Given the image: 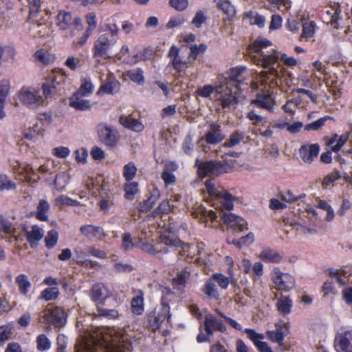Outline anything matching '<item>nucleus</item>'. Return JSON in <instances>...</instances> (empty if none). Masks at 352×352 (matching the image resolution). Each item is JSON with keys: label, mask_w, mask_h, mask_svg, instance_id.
I'll list each match as a JSON object with an SVG mask.
<instances>
[{"label": "nucleus", "mask_w": 352, "mask_h": 352, "mask_svg": "<svg viewBox=\"0 0 352 352\" xmlns=\"http://www.w3.org/2000/svg\"><path fill=\"white\" fill-rule=\"evenodd\" d=\"M197 212L199 216L200 220L203 223H205L206 226L217 227L220 224V221H221L228 228L234 232H239L244 230H248L246 221L242 217L232 213L221 212L220 219H219V217L214 211L208 210L204 207L199 208Z\"/></svg>", "instance_id": "1"}, {"label": "nucleus", "mask_w": 352, "mask_h": 352, "mask_svg": "<svg viewBox=\"0 0 352 352\" xmlns=\"http://www.w3.org/2000/svg\"><path fill=\"white\" fill-rule=\"evenodd\" d=\"M195 166L197 168V174L199 178L217 177L223 173L231 172L233 166L226 161L205 160L197 159Z\"/></svg>", "instance_id": "2"}, {"label": "nucleus", "mask_w": 352, "mask_h": 352, "mask_svg": "<svg viewBox=\"0 0 352 352\" xmlns=\"http://www.w3.org/2000/svg\"><path fill=\"white\" fill-rule=\"evenodd\" d=\"M177 226L175 223H168L164 227V232L160 235L161 241L166 245L181 248L178 252V259L190 262L192 257L189 256L186 253L188 252L190 245L184 243L176 236Z\"/></svg>", "instance_id": "3"}, {"label": "nucleus", "mask_w": 352, "mask_h": 352, "mask_svg": "<svg viewBox=\"0 0 352 352\" xmlns=\"http://www.w3.org/2000/svg\"><path fill=\"white\" fill-rule=\"evenodd\" d=\"M68 80L67 75L62 69H53L42 85L43 93L45 98H50L57 91L63 90L64 85Z\"/></svg>", "instance_id": "4"}, {"label": "nucleus", "mask_w": 352, "mask_h": 352, "mask_svg": "<svg viewBox=\"0 0 352 352\" xmlns=\"http://www.w3.org/2000/svg\"><path fill=\"white\" fill-rule=\"evenodd\" d=\"M241 91L232 90V87L226 85L217 86V93L214 95V100L217 104L220 105L223 109H230L239 102L237 95Z\"/></svg>", "instance_id": "5"}, {"label": "nucleus", "mask_w": 352, "mask_h": 352, "mask_svg": "<svg viewBox=\"0 0 352 352\" xmlns=\"http://www.w3.org/2000/svg\"><path fill=\"white\" fill-rule=\"evenodd\" d=\"M41 322L61 328L66 322V314L63 309L58 306H47L41 313Z\"/></svg>", "instance_id": "6"}, {"label": "nucleus", "mask_w": 352, "mask_h": 352, "mask_svg": "<svg viewBox=\"0 0 352 352\" xmlns=\"http://www.w3.org/2000/svg\"><path fill=\"white\" fill-rule=\"evenodd\" d=\"M104 341L108 352H125L131 346L126 336L115 329L110 330L109 335L104 337Z\"/></svg>", "instance_id": "7"}, {"label": "nucleus", "mask_w": 352, "mask_h": 352, "mask_svg": "<svg viewBox=\"0 0 352 352\" xmlns=\"http://www.w3.org/2000/svg\"><path fill=\"white\" fill-rule=\"evenodd\" d=\"M96 131L100 142L104 146L109 148L117 146L120 136L116 128L108 126L104 122H100L96 126Z\"/></svg>", "instance_id": "8"}, {"label": "nucleus", "mask_w": 352, "mask_h": 352, "mask_svg": "<svg viewBox=\"0 0 352 352\" xmlns=\"http://www.w3.org/2000/svg\"><path fill=\"white\" fill-rule=\"evenodd\" d=\"M117 38H111L109 34L105 33L98 36L95 41L92 52L93 57L99 63V58L107 59L110 57L109 51L114 45Z\"/></svg>", "instance_id": "9"}, {"label": "nucleus", "mask_w": 352, "mask_h": 352, "mask_svg": "<svg viewBox=\"0 0 352 352\" xmlns=\"http://www.w3.org/2000/svg\"><path fill=\"white\" fill-rule=\"evenodd\" d=\"M271 278L278 291L288 292L295 286L294 277L288 273L282 272L279 267L274 268Z\"/></svg>", "instance_id": "10"}, {"label": "nucleus", "mask_w": 352, "mask_h": 352, "mask_svg": "<svg viewBox=\"0 0 352 352\" xmlns=\"http://www.w3.org/2000/svg\"><path fill=\"white\" fill-rule=\"evenodd\" d=\"M205 186L208 192L210 195H214L220 200V203L223 209L230 211L233 208V202L235 201L236 197L230 194L228 190L224 189H217L214 182L211 179H208L206 182Z\"/></svg>", "instance_id": "11"}, {"label": "nucleus", "mask_w": 352, "mask_h": 352, "mask_svg": "<svg viewBox=\"0 0 352 352\" xmlns=\"http://www.w3.org/2000/svg\"><path fill=\"white\" fill-rule=\"evenodd\" d=\"M18 98L22 104L32 109L37 108L43 102L39 90L26 86L21 88L18 93Z\"/></svg>", "instance_id": "12"}, {"label": "nucleus", "mask_w": 352, "mask_h": 352, "mask_svg": "<svg viewBox=\"0 0 352 352\" xmlns=\"http://www.w3.org/2000/svg\"><path fill=\"white\" fill-rule=\"evenodd\" d=\"M245 67H236L229 69L226 85L231 87L238 91H241L243 85H248L244 76Z\"/></svg>", "instance_id": "13"}, {"label": "nucleus", "mask_w": 352, "mask_h": 352, "mask_svg": "<svg viewBox=\"0 0 352 352\" xmlns=\"http://www.w3.org/2000/svg\"><path fill=\"white\" fill-rule=\"evenodd\" d=\"M56 26L61 30H66L75 25L77 28L82 29V21L79 17L73 19L69 12L60 10L56 16Z\"/></svg>", "instance_id": "14"}, {"label": "nucleus", "mask_w": 352, "mask_h": 352, "mask_svg": "<svg viewBox=\"0 0 352 352\" xmlns=\"http://www.w3.org/2000/svg\"><path fill=\"white\" fill-rule=\"evenodd\" d=\"M171 314H166L162 310L155 308L147 314L148 327L153 332L158 330L162 323L167 318L169 319Z\"/></svg>", "instance_id": "15"}, {"label": "nucleus", "mask_w": 352, "mask_h": 352, "mask_svg": "<svg viewBox=\"0 0 352 352\" xmlns=\"http://www.w3.org/2000/svg\"><path fill=\"white\" fill-rule=\"evenodd\" d=\"M109 289L102 283L94 284L91 288L89 297L98 305H104L106 298L109 296Z\"/></svg>", "instance_id": "16"}, {"label": "nucleus", "mask_w": 352, "mask_h": 352, "mask_svg": "<svg viewBox=\"0 0 352 352\" xmlns=\"http://www.w3.org/2000/svg\"><path fill=\"white\" fill-rule=\"evenodd\" d=\"M210 130L206 132L203 139L208 144H217L222 142L226 135L223 133L221 126L215 122L209 124Z\"/></svg>", "instance_id": "17"}, {"label": "nucleus", "mask_w": 352, "mask_h": 352, "mask_svg": "<svg viewBox=\"0 0 352 352\" xmlns=\"http://www.w3.org/2000/svg\"><path fill=\"white\" fill-rule=\"evenodd\" d=\"M80 233L89 241H102L106 234L100 226H96L91 224L82 226L80 228Z\"/></svg>", "instance_id": "18"}, {"label": "nucleus", "mask_w": 352, "mask_h": 352, "mask_svg": "<svg viewBox=\"0 0 352 352\" xmlns=\"http://www.w3.org/2000/svg\"><path fill=\"white\" fill-rule=\"evenodd\" d=\"M179 49L175 46L172 45L168 51V57L170 58V64L177 73L181 74L184 72L188 67V63L182 60L179 56Z\"/></svg>", "instance_id": "19"}, {"label": "nucleus", "mask_w": 352, "mask_h": 352, "mask_svg": "<svg viewBox=\"0 0 352 352\" xmlns=\"http://www.w3.org/2000/svg\"><path fill=\"white\" fill-rule=\"evenodd\" d=\"M320 149V145L317 143L303 144L299 148V155L305 163L310 164L318 157Z\"/></svg>", "instance_id": "20"}, {"label": "nucleus", "mask_w": 352, "mask_h": 352, "mask_svg": "<svg viewBox=\"0 0 352 352\" xmlns=\"http://www.w3.org/2000/svg\"><path fill=\"white\" fill-rule=\"evenodd\" d=\"M248 338H249L257 348L259 352H273L271 347L265 342L261 341L264 339L263 333H257L254 329L246 328L244 330Z\"/></svg>", "instance_id": "21"}, {"label": "nucleus", "mask_w": 352, "mask_h": 352, "mask_svg": "<svg viewBox=\"0 0 352 352\" xmlns=\"http://www.w3.org/2000/svg\"><path fill=\"white\" fill-rule=\"evenodd\" d=\"M335 342L342 352H352V329L338 334Z\"/></svg>", "instance_id": "22"}, {"label": "nucleus", "mask_w": 352, "mask_h": 352, "mask_svg": "<svg viewBox=\"0 0 352 352\" xmlns=\"http://www.w3.org/2000/svg\"><path fill=\"white\" fill-rule=\"evenodd\" d=\"M276 330L267 331L266 332L267 338L272 342L282 345L286 336L283 329L287 331V325L283 320H280L276 324Z\"/></svg>", "instance_id": "23"}, {"label": "nucleus", "mask_w": 352, "mask_h": 352, "mask_svg": "<svg viewBox=\"0 0 352 352\" xmlns=\"http://www.w3.org/2000/svg\"><path fill=\"white\" fill-rule=\"evenodd\" d=\"M160 190L157 188H153L150 192L149 197L146 199L139 203V211L144 213L148 212L160 198Z\"/></svg>", "instance_id": "24"}, {"label": "nucleus", "mask_w": 352, "mask_h": 352, "mask_svg": "<svg viewBox=\"0 0 352 352\" xmlns=\"http://www.w3.org/2000/svg\"><path fill=\"white\" fill-rule=\"evenodd\" d=\"M251 104L256 107L273 112L274 101L270 94H257L256 98L251 101Z\"/></svg>", "instance_id": "25"}, {"label": "nucleus", "mask_w": 352, "mask_h": 352, "mask_svg": "<svg viewBox=\"0 0 352 352\" xmlns=\"http://www.w3.org/2000/svg\"><path fill=\"white\" fill-rule=\"evenodd\" d=\"M136 294L132 298L131 301V309L133 314L140 316L144 311V292L141 289L134 291Z\"/></svg>", "instance_id": "26"}, {"label": "nucleus", "mask_w": 352, "mask_h": 352, "mask_svg": "<svg viewBox=\"0 0 352 352\" xmlns=\"http://www.w3.org/2000/svg\"><path fill=\"white\" fill-rule=\"evenodd\" d=\"M119 122L124 128L136 132H140L144 129L143 124L138 120L133 118L131 115L121 116L119 118Z\"/></svg>", "instance_id": "27"}, {"label": "nucleus", "mask_w": 352, "mask_h": 352, "mask_svg": "<svg viewBox=\"0 0 352 352\" xmlns=\"http://www.w3.org/2000/svg\"><path fill=\"white\" fill-rule=\"evenodd\" d=\"M31 228V230L29 231L26 227H24L23 230L25 232L27 241L33 248L34 244H36L43 238L44 232L43 229L36 225L32 226Z\"/></svg>", "instance_id": "28"}, {"label": "nucleus", "mask_w": 352, "mask_h": 352, "mask_svg": "<svg viewBox=\"0 0 352 352\" xmlns=\"http://www.w3.org/2000/svg\"><path fill=\"white\" fill-rule=\"evenodd\" d=\"M201 290L209 299L217 300L220 298L218 288L210 277L206 280Z\"/></svg>", "instance_id": "29"}, {"label": "nucleus", "mask_w": 352, "mask_h": 352, "mask_svg": "<svg viewBox=\"0 0 352 352\" xmlns=\"http://www.w3.org/2000/svg\"><path fill=\"white\" fill-rule=\"evenodd\" d=\"M160 300V307H157L166 314H170V303L175 297V293L168 287H164Z\"/></svg>", "instance_id": "30"}, {"label": "nucleus", "mask_w": 352, "mask_h": 352, "mask_svg": "<svg viewBox=\"0 0 352 352\" xmlns=\"http://www.w3.org/2000/svg\"><path fill=\"white\" fill-rule=\"evenodd\" d=\"M259 258L265 263H280L283 261V256L278 252L271 248L263 250L260 253Z\"/></svg>", "instance_id": "31"}, {"label": "nucleus", "mask_w": 352, "mask_h": 352, "mask_svg": "<svg viewBox=\"0 0 352 352\" xmlns=\"http://www.w3.org/2000/svg\"><path fill=\"white\" fill-rule=\"evenodd\" d=\"M302 32L300 36L299 40L307 41L309 38H312L315 34L316 23L313 21H309L305 19H302Z\"/></svg>", "instance_id": "32"}, {"label": "nucleus", "mask_w": 352, "mask_h": 352, "mask_svg": "<svg viewBox=\"0 0 352 352\" xmlns=\"http://www.w3.org/2000/svg\"><path fill=\"white\" fill-rule=\"evenodd\" d=\"M292 305V300L288 296L281 295L276 302L277 310L282 315L289 314L291 312Z\"/></svg>", "instance_id": "33"}, {"label": "nucleus", "mask_w": 352, "mask_h": 352, "mask_svg": "<svg viewBox=\"0 0 352 352\" xmlns=\"http://www.w3.org/2000/svg\"><path fill=\"white\" fill-rule=\"evenodd\" d=\"M78 94L74 95L69 99V106L78 111H87L90 109L91 104L88 100H79Z\"/></svg>", "instance_id": "34"}, {"label": "nucleus", "mask_w": 352, "mask_h": 352, "mask_svg": "<svg viewBox=\"0 0 352 352\" xmlns=\"http://www.w3.org/2000/svg\"><path fill=\"white\" fill-rule=\"evenodd\" d=\"M279 57L276 53H272L269 55L261 54V56L256 60V64L261 65L264 68H269L275 65Z\"/></svg>", "instance_id": "35"}, {"label": "nucleus", "mask_w": 352, "mask_h": 352, "mask_svg": "<svg viewBox=\"0 0 352 352\" xmlns=\"http://www.w3.org/2000/svg\"><path fill=\"white\" fill-rule=\"evenodd\" d=\"M226 241L228 244H233L239 249H241L243 246H248L253 243L254 241V235L252 232H249L248 234L239 238L238 240L227 239Z\"/></svg>", "instance_id": "36"}, {"label": "nucleus", "mask_w": 352, "mask_h": 352, "mask_svg": "<svg viewBox=\"0 0 352 352\" xmlns=\"http://www.w3.org/2000/svg\"><path fill=\"white\" fill-rule=\"evenodd\" d=\"M50 210V204L45 199H41L36 208L35 217L41 221H47L48 220L47 212Z\"/></svg>", "instance_id": "37"}, {"label": "nucleus", "mask_w": 352, "mask_h": 352, "mask_svg": "<svg viewBox=\"0 0 352 352\" xmlns=\"http://www.w3.org/2000/svg\"><path fill=\"white\" fill-rule=\"evenodd\" d=\"M14 330V325L12 322L1 325L0 344H4L6 341L12 339Z\"/></svg>", "instance_id": "38"}, {"label": "nucleus", "mask_w": 352, "mask_h": 352, "mask_svg": "<svg viewBox=\"0 0 352 352\" xmlns=\"http://www.w3.org/2000/svg\"><path fill=\"white\" fill-rule=\"evenodd\" d=\"M15 282L18 286L19 292L23 295H26L31 287V283L28 276L24 274H21L16 277Z\"/></svg>", "instance_id": "39"}, {"label": "nucleus", "mask_w": 352, "mask_h": 352, "mask_svg": "<svg viewBox=\"0 0 352 352\" xmlns=\"http://www.w3.org/2000/svg\"><path fill=\"white\" fill-rule=\"evenodd\" d=\"M190 274L186 270H182L179 272L176 276L173 278V285L177 289L184 287L188 278H190Z\"/></svg>", "instance_id": "40"}, {"label": "nucleus", "mask_w": 352, "mask_h": 352, "mask_svg": "<svg viewBox=\"0 0 352 352\" xmlns=\"http://www.w3.org/2000/svg\"><path fill=\"white\" fill-rule=\"evenodd\" d=\"M124 198L133 200L138 192V183L136 182H126L124 185Z\"/></svg>", "instance_id": "41"}, {"label": "nucleus", "mask_w": 352, "mask_h": 352, "mask_svg": "<svg viewBox=\"0 0 352 352\" xmlns=\"http://www.w3.org/2000/svg\"><path fill=\"white\" fill-rule=\"evenodd\" d=\"M103 305H98L96 307V314L99 316L104 317L109 320H115L118 318V311L115 309H107Z\"/></svg>", "instance_id": "42"}, {"label": "nucleus", "mask_w": 352, "mask_h": 352, "mask_svg": "<svg viewBox=\"0 0 352 352\" xmlns=\"http://www.w3.org/2000/svg\"><path fill=\"white\" fill-rule=\"evenodd\" d=\"M272 45V42L265 38H257L250 46L249 50L253 52H260L263 48Z\"/></svg>", "instance_id": "43"}, {"label": "nucleus", "mask_w": 352, "mask_h": 352, "mask_svg": "<svg viewBox=\"0 0 352 352\" xmlns=\"http://www.w3.org/2000/svg\"><path fill=\"white\" fill-rule=\"evenodd\" d=\"M29 6V17L30 20H35L38 16V14L41 12V7L43 0H26Z\"/></svg>", "instance_id": "44"}, {"label": "nucleus", "mask_w": 352, "mask_h": 352, "mask_svg": "<svg viewBox=\"0 0 352 352\" xmlns=\"http://www.w3.org/2000/svg\"><path fill=\"white\" fill-rule=\"evenodd\" d=\"M170 211V201L168 199H164L158 206L151 212L152 217H157L162 214H167Z\"/></svg>", "instance_id": "45"}, {"label": "nucleus", "mask_w": 352, "mask_h": 352, "mask_svg": "<svg viewBox=\"0 0 352 352\" xmlns=\"http://www.w3.org/2000/svg\"><path fill=\"white\" fill-rule=\"evenodd\" d=\"M59 290L56 287H50L43 289L39 296L40 299L46 301L56 300L59 296Z\"/></svg>", "instance_id": "46"}, {"label": "nucleus", "mask_w": 352, "mask_h": 352, "mask_svg": "<svg viewBox=\"0 0 352 352\" xmlns=\"http://www.w3.org/2000/svg\"><path fill=\"white\" fill-rule=\"evenodd\" d=\"M217 318L212 315L206 316L204 325V330L208 336H212L214 331L216 330L217 324Z\"/></svg>", "instance_id": "47"}, {"label": "nucleus", "mask_w": 352, "mask_h": 352, "mask_svg": "<svg viewBox=\"0 0 352 352\" xmlns=\"http://www.w3.org/2000/svg\"><path fill=\"white\" fill-rule=\"evenodd\" d=\"M19 168L21 169V173L24 175V177L26 179H28L29 181L33 180L34 182H36L40 179L39 177L36 175L35 171L30 164H20Z\"/></svg>", "instance_id": "48"}, {"label": "nucleus", "mask_w": 352, "mask_h": 352, "mask_svg": "<svg viewBox=\"0 0 352 352\" xmlns=\"http://www.w3.org/2000/svg\"><path fill=\"white\" fill-rule=\"evenodd\" d=\"M210 278L215 283H217L219 287L222 289H226L229 284L231 285L230 278L221 273L212 274Z\"/></svg>", "instance_id": "49"}, {"label": "nucleus", "mask_w": 352, "mask_h": 352, "mask_svg": "<svg viewBox=\"0 0 352 352\" xmlns=\"http://www.w3.org/2000/svg\"><path fill=\"white\" fill-rule=\"evenodd\" d=\"M127 76L131 81L138 85H143L144 82V72L141 68L138 67L128 71Z\"/></svg>", "instance_id": "50"}, {"label": "nucleus", "mask_w": 352, "mask_h": 352, "mask_svg": "<svg viewBox=\"0 0 352 352\" xmlns=\"http://www.w3.org/2000/svg\"><path fill=\"white\" fill-rule=\"evenodd\" d=\"M137 167L134 162H130L123 168V177L126 182H131L135 177L137 173Z\"/></svg>", "instance_id": "51"}, {"label": "nucleus", "mask_w": 352, "mask_h": 352, "mask_svg": "<svg viewBox=\"0 0 352 352\" xmlns=\"http://www.w3.org/2000/svg\"><path fill=\"white\" fill-rule=\"evenodd\" d=\"M36 342L39 351H45L51 347V342L45 334H39L36 338Z\"/></svg>", "instance_id": "52"}, {"label": "nucleus", "mask_w": 352, "mask_h": 352, "mask_svg": "<svg viewBox=\"0 0 352 352\" xmlns=\"http://www.w3.org/2000/svg\"><path fill=\"white\" fill-rule=\"evenodd\" d=\"M58 239V232L54 229L48 231L47 235L45 237V247L47 249H52L55 247L57 244Z\"/></svg>", "instance_id": "53"}, {"label": "nucleus", "mask_w": 352, "mask_h": 352, "mask_svg": "<svg viewBox=\"0 0 352 352\" xmlns=\"http://www.w3.org/2000/svg\"><path fill=\"white\" fill-rule=\"evenodd\" d=\"M10 85L8 80H1L0 82V107L5 106V102L9 95Z\"/></svg>", "instance_id": "54"}, {"label": "nucleus", "mask_w": 352, "mask_h": 352, "mask_svg": "<svg viewBox=\"0 0 352 352\" xmlns=\"http://www.w3.org/2000/svg\"><path fill=\"white\" fill-rule=\"evenodd\" d=\"M217 7L218 9L222 10V12L228 16L229 19H232L235 16V8L229 0L217 6Z\"/></svg>", "instance_id": "55"}, {"label": "nucleus", "mask_w": 352, "mask_h": 352, "mask_svg": "<svg viewBox=\"0 0 352 352\" xmlns=\"http://www.w3.org/2000/svg\"><path fill=\"white\" fill-rule=\"evenodd\" d=\"M226 261L228 265V268L227 270V274L228 275V277L231 280V285L233 287H236L238 284V278L235 276L234 272V261L230 256H226Z\"/></svg>", "instance_id": "56"}, {"label": "nucleus", "mask_w": 352, "mask_h": 352, "mask_svg": "<svg viewBox=\"0 0 352 352\" xmlns=\"http://www.w3.org/2000/svg\"><path fill=\"white\" fill-rule=\"evenodd\" d=\"M217 86H212L211 85H206L198 89L196 91V93L198 96L202 98H208L211 96V94H216Z\"/></svg>", "instance_id": "57"}, {"label": "nucleus", "mask_w": 352, "mask_h": 352, "mask_svg": "<svg viewBox=\"0 0 352 352\" xmlns=\"http://www.w3.org/2000/svg\"><path fill=\"white\" fill-rule=\"evenodd\" d=\"M280 199L288 203H294L298 199L305 197L306 195L305 193L300 195L299 196H295L292 192L289 190L281 191L279 193Z\"/></svg>", "instance_id": "58"}, {"label": "nucleus", "mask_w": 352, "mask_h": 352, "mask_svg": "<svg viewBox=\"0 0 352 352\" xmlns=\"http://www.w3.org/2000/svg\"><path fill=\"white\" fill-rule=\"evenodd\" d=\"M244 135L241 133H239L238 131H235L232 133L228 140H226L224 143V146L230 148L238 144H239L243 139Z\"/></svg>", "instance_id": "59"}, {"label": "nucleus", "mask_w": 352, "mask_h": 352, "mask_svg": "<svg viewBox=\"0 0 352 352\" xmlns=\"http://www.w3.org/2000/svg\"><path fill=\"white\" fill-rule=\"evenodd\" d=\"M341 10L336 8H331L330 10H327L326 11L327 15L329 16V23L331 25H333L334 28H338V19L340 18Z\"/></svg>", "instance_id": "60"}, {"label": "nucleus", "mask_w": 352, "mask_h": 352, "mask_svg": "<svg viewBox=\"0 0 352 352\" xmlns=\"http://www.w3.org/2000/svg\"><path fill=\"white\" fill-rule=\"evenodd\" d=\"M330 117L329 116H324L323 118H320V119L311 122V123H309L307 124H306L304 127V129L305 131H318V129H320L321 127H322L324 124H325V122L329 119Z\"/></svg>", "instance_id": "61"}, {"label": "nucleus", "mask_w": 352, "mask_h": 352, "mask_svg": "<svg viewBox=\"0 0 352 352\" xmlns=\"http://www.w3.org/2000/svg\"><path fill=\"white\" fill-rule=\"evenodd\" d=\"M15 232V228H13L12 223L5 219L3 215H0V232L5 234H12Z\"/></svg>", "instance_id": "62"}, {"label": "nucleus", "mask_w": 352, "mask_h": 352, "mask_svg": "<svg viewBox=\"0 0 352 352\" xmlns=\"http://www.w3.org/2000/svg\"><path fill=\"white\" fill-rule=\"evenodd\" d=\"M94 86L90 80H84L76 94L86 96L93 92Z\"/></svg>", "instance_id": "63"}, {"label": "nucleus", "mask_w": 352, "mask_h": 352, "mask_svg": "<svg viewBox=\"0 0 352 352\" xmlns=\"http://www.w3.org/2000/svg\"><path fill=\"white\" fill-rule=\"evenodd\" d=\"M169 6L178 12H183L189 5L188 0H169Z\"/></svg>", "instance_id": "64"}]
</instances>
